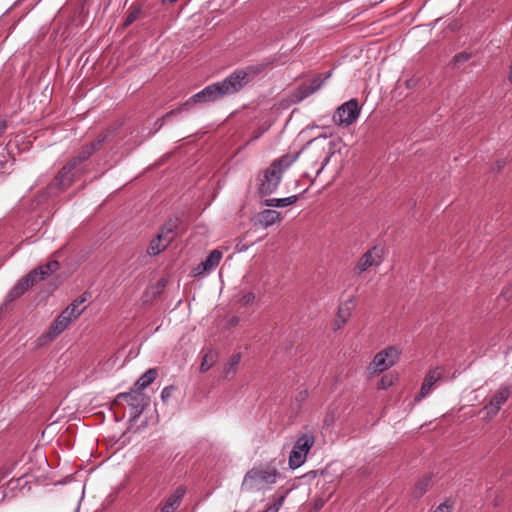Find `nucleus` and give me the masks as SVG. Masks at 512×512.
Segmentation results:
<instances>
[{"mask_svg":"<svg viewBox=\"0 0 512 512\" xmlns=\"http://www.w3.org/2000/svg\"><path fill=\"white\" fill-rule=\"evenodd\" d=\"M331 155H332V152H328V154L325 156L320 168L316 172L317 175H319L323 171L324 167L328 164Z\"/></svg>","mask_w":512,"mask_h":512,"instance_id":"nucleus-37","label":"nucleus"},{"mask_svg":"<svg viewBox=\"0 0 512 512\" xmlns=\"http://www.w3.org/2000/svg\"><path fill=\"white\" fill-rule=\"evenodd\" d=\"M185 488L184 487H178L163 503V505L160 507L166 512H175L177 508L180 506V503L182 501V498L185 495Z\"/></svg>","mask_w":512,"mask_h":512,"instance_id":"nucleus-18","label":"nucleus"},{"mask_svg":"<svg viewBox=\"0 0 512 512\" xmlns=\"http://www.w3.org/2000/svg\"><path fill=\"white\" fill-rule=\"evenodd\" d=\"M167 247L164 246L163 242L156 236L149 244L147 253L151 256H156L164 251Z\"/></svg>","mask_w":512,"mask_h":512,"instance_id":"nucleus-27","label":"nucleus"},{"mask_svg":"<svg viewBox=\"0 0 512 512\" xmlns=\"http://www.w3.org/2000/svg\"><path fill=\"white\" fill-rule=\"evenodd\" d=\"M299 153L285 154L275 159L270 166L264 170L263 176L259 179L258 193L261 197L272 194L278 188L284 172L298 159Z\"/></svg>","mask_w":512,"mask_h":512,"instance_id":"nucleus-2","label":"nucleus"},{"mask_svg":"<svg viewBox=\"0 0 512 512\" xmlns=\"http://www.w3.org/2000/svg\"><path fill=\"white\" fill-rule=\"evenodd\" d=\"M107 139V135L106 134H101L98 136V138L90 143V145H96V151L100 148V146L106 141Z\"/></svg>","mask_w":512,"mask_h":512,"instance_id":"nucleus-36","label":"nucleus"},{"mask_svg":"<svg viewBox=\"0 0 512 512\" xmlns=\"http://www.w3.org/2000/svg\"><path fill=\"white\" fill-rule=\"evenodd\" d=\"M332 71L325 74H318L312 80L310 84L303 83L299 85L289 96V101L292 104H297L319 91L324 83L331 77Z\"/></svg>","mask_w":512,"mask_h":512,"instance_id":"nucleus-7","label":"nucleus"},{"mask_svg":"<svg viewBox=\"0 0 512 512\" xmlns=\"http://www.w3.org/2000/svg\"><path fill=\"white\" fill-rule=\"evenodd\" d=\"M177 0H163V3H169V4H172L174 2H176Z\"/></svg>","mask_w":512,"mask_h":512,"instance_id":"nucleus-44","label":"nucleus"},{"mask_svg":"<svg viewBox=\"0 0 512 512\" xmlns=\"http://www.w3.org/2000/svg\"><path fill=\"white\" fill-rule=\"evenodd\" d=\"M314 443L315 437L311 432L302 434L296 440L288 459V464L291 469L299 468L304 464L307 454Z\"/></svg>","mask_w":512,"mask_h":512,"instance_id":"nucleus-6","label":"nucleus"},{"mask_svg":"<svg viewBox=\"0 0 512 512\" xmlns=\"http://www.w3.org/2000/svg\"><path fill=\"white\" fill-rule=\"evenodd\" d=\"M431 483V476L426 475L418 480L412 490V496L414 499L421 498L427 491Z\"/></svg>","mask_w":512,"mask_h":512,"instance_id":"nucleus-26","label":"nucleus"},{"mask_svg":"<svg viewBox=\"0 0 512 512\" xmlns=\"http://www.w3.org/2000/svg\"><path fill=\"white\" fill-rule=\"evenodd\" d=\"M215 362V355L210 351L207 352L203 358L200 365V372H206L208 371Z\"/></svg>","mask_w":512,"mask_h":512,"instance_id":"nucleus-29","label":"nucleus"},{"mask_svg":"<svg viewBox=\"0 0 512 512\" xmlns=\"http://www.w3.org/2000/svg\"><path fill=\"white\" fill-rule=\"evenodd\" d=\"M222 256L223 254L220 250L215 249L211 251L205 260H203L196 267L193 268L192 276L197 277L213 270L219 265Z\"/></svg>","mask_w":512,"mask_h":512,"instance_id":"nucleus-12","label":"nucleus"},{"mask_svg":"<svg viewBox=\"0 0 512 512\" xmlns=\"http://www.w3.org/2000/svg\"><path fill=\"white\" fill-rule=\"evenodd\" d=\"M254 300H255L254 293L248 292L242 296V298L240 299V302L242 305L246 306V305L252 304L254 302Z\"/></svg>","mask_w":512,"mask_h":512,"instance_id":"nucleus-35","label":"nucleus"},{"mask_svg":"<svg viewBox=\"0 0 512 512\" xmlns=\"http://www.w3.org/2000/svg\"><path fill=\"white\" fill-rule=\"evenodd\" d=\"M263 512H278L277 508H275L273 505H270L267 509H265Z\"/></svg>","mask_w":512,"mask_h":512,"instance_id":"nucleus-42","label":"nucleus"},{"mask_svg":"<svg viewBox=\"0 0 512 512\" xmlns=\"http://www.w3.org/2000/svg\"><path fill=\"white\" fill-rule=\"evenodd\" d=\"M60 267L57 260H51L44 265H39L31 270L27 275L22 277L9 291L7 299L14 301L22 296L29 288L34 286L39 281L46 279L49 275L56 272Z\"/></svg>","mask_w":512,"mask_h":512,"instance_id":"nucleus-3","label":"nucleus"},{"mask_svg":"<svg viewBox=\"0 0 512 512\" xmlns=\"http://www.w3.org/2000/svg\"><path fill=\"white\" fill-rule=\"evenodd\" d=\"M120 398H124L127 401L130 407V417L132 420L139 418L147 405L144 395L132 389L128 392L119 393L117 395V399Z\"/></svg>","mask_w":512,"mask_h":512,"instance_id":"nucleus-10","label":"nucleus"},{"mask_svg":"<svg viewBox=\"0 0 512 512\" xmlns=\"http://www.w3.org/2000/svg\"><path fill=\"white\" fill-rule=\"evenodd\" d=\"M159 512H166V511H164L163 509L160 508Z\"/></svg>","mask_w":512,"mask_h":512,"instance_id":"nucleus-47","label":"nucleus"},{"mask_svg":"<svg viewBox=\"0 0 512 512\" xmlns=\"http://www.w3.org/2000/svg\"><path fill=\"white\" fill-rule=\"evenodd\" d=\"M166 281L164 279H161L156 284L157 293H160L162 289L165 287Z\"/></svg>","mask_w":512,"mask_h":512,"instance_id":"nucleus-40","label":"nucleus"},{"mask_svg":"<svg viewBox=\"0 0 512 512\" xmlns=\"http://www.w3.org/2000/svg\"><path fill=\"white\" fill-rule=\"evenodd\" d=\"M353 307V300L350 299L341 304L338 308L337 316L335 319L336 329H340L350 318L351 310Z\"/></svg>","mask_w":512,"mask_h":512,"instance_id":"nucleus-21","label":"nucleus"},{"mask_svg":"<svg viewBox=\"0 0 512 512\" xmlns=\"http://www.w3.org/2000/svg\"><path fill=\"white\" fill-rule=\"evenodd\" d=\"M178 220L170 219L167 221L158 232L157 236L163 242L164 246L168 247L177 235Z\"/></svg>","mask_w":512,"mask_h":512,"instance_id":"nucleus-15","label":"nucleus"},{"mask_svg":"<svg viewBox=\"0 0 512 512\" xmlns=\"http://www.w3.org/2000/svg\"><path fill=\"white\" fill-rule=\"evenodd\" d=\"M278 221H280V213L275 210L265 209L259 214L258 224L263 228H267Z\"/></svg>","mask_w":512,"mask_h":512,"instance_id":"nucleus-24","label":"nucleus"},{"mask_svg":"<svg viewBox=\"0 0 512 512\" xmlns=\"http://www.w3.org/2000/svg\"><path fill=\"white\" fill-rule=\"evenodd\" d=\"M262 133H263V131H259L258 133H256V134L253 136L252 140H256V139H258V138L262 135Z\"/></svg>","mask_w":512,"mask_h":512,"instance_id":"nucleus-43","label":"nucleus"},{"mask_svg":"<svg viewBox=\"0 0 512 512\" xmlns=\"http://www.w3.org/2000/svg\"><path fill=\"white\" fill-rule=\"evenodd\" d=\"M298 199L299 195H292L286 198H270L266 199L263 204L267 207L283 208L294 204Z\"/></svg>","mask_w":512,"mask_h":512,"instance_id":"nucleus-25","label":"nucleus"},{"mask_svg":"<svg viewBox=\"0 0 512 512\" xmlns=\"http://www.w3.org/2000/svg\"><path fill=\"white\" fill-rule=\"evenodd\" d=\"M6 475H7V472L3 473V474L1 475V478L6 477Z\"/></svg>","mask_w":512,"mask_h":512,"instance_id":"nucleus-46","label":"nucleus"},{"mask_svg":"<svg viewBox=\"0 0 512 512\" xmlns=\"http://www.w3.org/2000/svg\"><path fill=\"white\" fill-rule=\"evenodd\" d=\"M174 390H175V386H173V385L164 387L161 391L162 401L167 402V400L172 396V393Z\"/></svg>","mask_w":512,"mask_h":512,"instance_id":"nucleus-33","label":"nucleus"},{"mask_svg":"<svg viewBox=\"0 0 512 512\" xmlns=\"http://www.w3.org/2000/svg\"><path fill=\"white\" fill-rule=\"evenodd\" d=\"M510 393V387L501 386L489 403L484 406L483 411L486 412V415L488 417L495 416L501 409L502 405L509 399Z\"/></svg>","mask_w":512,"mask_h":512,"instance_id":"nucleus-11","label":"nucleus"},{"mask_svg":"<svg viewBox=\"0 0 512 512\" xmlns=\"http://www.w3.org/2000/svg\"><path fill=\"white\" fill-rule=\"evenodd\" d=\"M185 488L184 487H178L163 503V505L160 507L166 512H175L177 508L180 506V503L182 501V498L185 495Z\"/></svg>","mask_w":512,"mask_h":512,"instance_id":"nucleus-20","label":"nucleus"},{"mask_svg":"<svg viewBox=\"0 0 512 512\" xmlns=\"http://www.w3.org/2000/svg\"><path fill=\"white\" fill-rule=\"evenodd\" d=\"M470 58L471 54L467 52H461L453 57L452 62L454 66H459L460 64L467 62Z\"/></svg>","mask_w":512,"mask_h":512,"instance_id":"nucleus-30","label":"nucleus"},{"mask_svg":"<svg viewBox=\"0 0 512 512\" xmlns=\"http://www.w3.org/2000/svg\"><path fill=\"white\" fill-rule=\"evenodd\" d=\"M87 301L86 293L75 299L69 306H67L61 313L70 318V321L77 319L86 309L85 306L80 307Z\"/></svg>","mask_w":512,"mask_h":512,"instance_id":"nucleus-16","label":"nucleus"},{"mask_svg":"<svg viewBox=\"0 0 512 512\" xmlns=\"http://www.w3.org/2000/svg\"><path fill=\"white\" fill-rule=\"evenodd\" d=\"M268 67L267 63H258L248 65L244 68L236 69L222 81H218L206 86L204 89L194 94L187 102L177 109L167 112L163 117L155 122L156 130L164 125V120L172 115L179 114L184 108L192 103L215 102L226 96L234 95L245 88L253 79L263 73Z\"/></svg>","mask_w":512,"mask_h":512,"instance_id":"nucleus-1","label":"nucleus"},{"mask_svg":"<svg viewBox=\"0 0 512 512\" xmlns=\"http://www.w3.org/2000/svg\"><path fill=\"white\" fill-rule=\"evenodd\" d=\"M71 322L70 318H67L61 313L50 325L49 330L46 333V337L50 340L55 339L70 325Z\"/></svg>","mask_w":512,"mask_h":512,"instance_id":"nucleus-17","label":"nucleus"},{"mask_svg":"<svg viewBox=\"0 0 512 512\" xmlns=\"http://www.w3.org/2000/svg\"><path fill=\"white\" fill-rule=\"evenodd\" d=\"M381 263L377 247H373L365 252L358 260L355 266V272L361 274L372 266H378Z\"/></svg>","mask_w":512,"mask_h":512,"instance_id":"nucleus-14","label":"nucleus"},{"mask_svg":"<svg viewBox=\"0 0 512 512\" xmlns=\"http://www.w3.org/2000/svg\"><path fill=\"white\" fill-rule=\"evenodd\" d=\"M392 385H393L392 376L385 375L380 379V381L378 383V389L384 390V389L391 387Z\"/></svg>","mask_w":512,"mask_h":512,"instance_id":"nucleus-32","label":"nucleus"},{"mask_svg":"<svg viewBox=\"0 0 512 512\" xmlns=\"http://www.w3.org/2000/svg\"><path fill=\"white\" fill-rule=\"evenodd\" d=\"M317 139H318V138H314V139H312L311 141H309V142H308V145L313 144L314 142H316V141H317Z\"/></svg>","mask_w":512,"mask_h":512,"instance_id":"nucleus-45","label":"nucleus"},{"mask_svg":"<svg viewBox=\"0 0 512 512\" xmlns=\"http://www.w3.org/2000/svg\"><path fill=\"white\" fill-rule=\"evenodd\" d=\"M279 475L275 467H254L244 476L241 489L244 492H255L266 489L276 482Z\"/></svg>","mask_w":512,"mask_h":512,"instance_id":"nucleus-4","label":"nucleus"},{"mask_svg":"<svg viewBox=\"0 0 512 512\" xmlns=\"http://www.w3.org/2000/svg\"><path fill=\"white\" fill-rule=\"evenodd\" d=\"M442 378V373L438 368L430 369L423 380L419 393L415 396L414 401L420 402L424 399L432 390L435 383Z\"/></svg>","mask_w":512,"mask_h":512,"instance_id":"nucleus-13","label":"nucleus"},{"mask_svg":"<svg viewBox=\"0 0 512 512\" xmlns=\"http://www.w3.org/2000/svg\"><path fill=\"white\" fill-rule=\"evenodd\" d=\"M79 169H76L69 161L58 171L56 176L47 186L50 194H56L69 188L75 180Z\"/></svg>","mask_w":512,"mask_h":512,"instance_id":"nucleus-8","label":"nucleus"},{"mask_svg":"<svg viewBox=\"0 0 512 512\" xmlns=\"http://www.w3.org/2000/svg\"><path fill=\"white\" fill-rule=\"evenodd\" d=\"M157 377V370L155 368L148 369L134 384L132 390L141 393L142 390L147 388Z\"/></svg>","mask_w":512,"mask_h":512,"instance_id":"nucleus-22","label":"nucleus"},{"mask_svg":"<svg viewBox=\"0 0 512 512\" xmlns=\"http://www.w3.org/2000/svg\"><path fill=\"white\" fill-rule=\"evenodd\" d=\"M284 500H285V496H281V497L277 498L276 501L272 505L275 508H277V510L279 511V509L282 507V505L284 503Z\"/></svg>","mask_w":512,"mask_h":512,"instance_id":"nucleus-39","label":"nucleus"},{"mask_svg":"<svg viewBox=\"0 0 512 512\" xmlns=\"http://www.w3.org/2000/svg\"><path fill=\"white\" fill-rule=\"evenodd\" d=\"M139 14H140V9L139 8H135L132 11H130L127 14V16H126V19L124 21V25L125 26L131 25L135 20H137V18L139 17Z\"/></svg>","mask_w":512,"mask_h":512,"instance_id":"nucleus-31","label":"nucleus"},{"mask_svg":"<svg viewBox=\"0 0 512 512\" xmlns=\"http://www.w3.org/2000/svg\"><path fill=\"white\" fill-rule=\"evenodd\" d=\"M453 503L449 500L441 503L433 512H452Z\"/></svg>","mask_w":512,"mask_h":512,"instance_id":"nucleus-34","label":"nucleus"},{"mask_svg":"<svg viewBox=\"0 0 512 512\" xmlns=\"http://www.w3.org/2000/svg\"><path fill=\"white\" fill-rule=\"evenodd\" d=\"M6 129H7L6 121H0V136L5 132Z\"/></svg>","mask_w":512,"mask_h":512,"instance_id":"nucleus-41","label":"nucleus"},{"mask_svg":"<svg viewBox=\"0 0 512 512\" xmlns=\"http://www.w3.org/2000/svg\"><path fill=\"white\" fill-rule=\"evenodd\" d=\"M241 360V354L237 353L232 355V357L229 359L228 363L224 367V374L225 376H228L230 374L236 373V368Z\"/></svg>","mask_w":512,"mask_h":512,"instance_id":"nucleus-28","label":"nucleus"},{"mask_svg":"<svg viewBox=\"0 0 512 512\" xmlns=\"http://www.w3.org/2000/svg\"><path fill=\"white\" fill-rule=\"evenodd\" d=\"M96 152V145L86 144L82 147L77 156L73 157L69 162L76 168L88 160Z\"/></svg>","mask_w":512,"mask_h":512,"instance_id":"nucleus-23","label":"nucleus"},{"mask_svg":"<svg viewBox=\"0 0 512 512\" xmlns=\"http://www.w3.org/2000/svg\"><path fill=\"white\" fill-rule=\"evenodd\" d=\"M417 83H418V79L410 78V79L406 80L405 85L408 89H412L417 85Z\"/></svg>","mask_w":512,"mask_h":512,"instance_id":"nucleus-38","label":"nucleus"},{"mask_svg":"<svg viewBox=\"0 0 512 512\" xmlns=\"http://www.w3.org/2000/svg\"><path fill=\"white\" fill-rule=\"evenodd\" d=\"M185 488L184 487H178L163 503V505L160 507L166 512H175L177 508L180 506V503L182 501V498L185 495Z\"/></svg>","mask_w":512,"mask_h":512,"instance_id":"nucleus-19","label":"nucleus"},{"mask_svg":"<svg viewBox=\"0 0 512 512\" xmlns=\"http://www.w3.org/2000/svg\"><path fill=\"white\" fill-rule=\"evenodd\" d=\"M361 108L356 99H350L336 109L333 121L339 126H349L357 121Z\"/></svg>","mask_w":512,"mask_h":512,"instance_id":"nucleus-9","label":"nucleus"},{"mask_svg":"<svg viewBox=\"0 0 512 512\" xmlns=\"http://www.w3.org/2000/svg\"><path fill=\"white\" fill-rule=\"evenodd\" d=\"M400 350L395 346H389L378 352L367 367L370 375H377L389 369L397 363L400 357Z\"/></svg>","mask_w":512,"mask_h":512,"instance_id":"nucleus-5","label":"nucleus"}]
</instances>
